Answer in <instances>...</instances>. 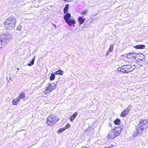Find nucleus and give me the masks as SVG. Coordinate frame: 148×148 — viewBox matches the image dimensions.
Masks as SVG:
<instances>
[{
	"mask_svg": "<svg viewBox=\"0 0 148 148\" xmlns=\"http://www.w3.org/2000/svg\"><path fill=\"white\" fill-rule=\"evenodd\" d=\"M35 57L34 56L32 60H31V61L30 62L28 63L27 64V65L28 66H31L32 65H33L34 64V61L35 60Z\"/></svg>",
	"mask_w": 148,
	"mask_h": 148,
	"instance_id": "nucleus-20",
	"label": "nucleus"
},
{
	"mask_svg": "<svg viewBox=\"0 0 148 148\" xmlns=\"http://www.w3.org/2000/svg\"><path fill=\"white\" fill-rule=\"evenodd\" d=\"M123 130V128L120 126H116L112 129L109 132L107 135L108 139H113L119 136Z\"/></svg>",
	"mask_w": 148,
	"mask_h": 148,
	"instance_id": "nucleus-3",
	"label": "nucleus"
},
{
	"mask_svg": "<svg viewBox=\"0 0 148 148\" xmlns=\"http://www.w3.org/2000/svg\"><path fill=\"white\" fill-rule=\"evenodd\" d=\"M46 88L52 91L55 88L56 86L53 83H49L48 84Z\"/></svg>",
	"mask_w": 148,
	"mask_h": 148,
	"instance_id": "nucleus-11",
	"label": "nucleus"
},
{
	"mask_svg": "<svg viewBox=\"0 0 148 148\" xmlns=\"http://www.w3.org/2000/svg\"><path fill=\"white\" fill-rule=\"evenodd\" d=\"M65 2H69L71 1L72 0H63Z\"/></svg>",
	"mask_w": 148,
	"mask_h": 148,
	"instance_id": "nucleus-29",
	"label": "nucleus"
},
{
	"mask_svg": "<svg viewBox=\"0 0 148 148\" xmlns=\"http://www.w3.org/2000/svg\"><path fill=\"white\" fill-rule=\"evenodd\" d=\"M144 127L140 126L138 124L136 127V135H140L145 132Z\"/></svg>",
	"mask_w": 148,
	"mask_h": 148,
	"instance_id": "nucleus-8",
	"label": "nucleus"
},
{
	"mask_svg": "<svg viewBox=\"0 0 148 148\" xmlns=\"http://www.w3.org/2000/svg\"><path fill=\"white\" fill-rule=\"evenodd\" d=\"M55 73L56 75H62L63 74V71L61 69H59L56 71Z\"/></svg>",
	"mask_w": 148,
	"mask_h": 148,
	"instance_id": "nucleus-18",
	"label": "nucleus"
},
{
	"mask_svg": "<svg viewBox=\"0 0 148 148\" xmlns=\"http://www.w3.org/2000/svg\"><path fill=\"white\" fill-rule=\"evenodd\" d=\"M114 44H113L112 45H110L109 49V51H113V48H114Z\"/></svg>",
	"mask_w": 148,
	"mask_h": 148,
	"instance_id": "nucleus-24",
	"label": "nucleus"
},
{
	"mask_svg": "<svg viewBox=\"0 0 148 148\" xmlns=\"http://www.w3.org/2000/svg\"><path fill=\"white\" fill-rule=\"evenodd\" d=\"M137 58V54L135 53V52H132L129 53L127 54V56L123 55L121 56V60L125 63H130V61L129 59H135Z\"/></svg>",
	"mask_w": 148,
	"mask_h": 148,
	"instance_id": "nucleus-4",
	"label": "nucleus"
},
{
	"mask_svg": "<svg viewBox=\"0 0 148 148\" xmlns=\"http://www.w3.org/2000/svg\"><path fill=\"white\" fill-rule=\"evenodd\" d=\"M85 20V19L81 16H79L78 18V21L79 25H81L83 24L84 23Z\"/></svg>",
	"mask_w": 148,
	"mask_h": 148,
	"instance_id": "nucleus-15",
	"label": "nucleus"
},
{
	"mask_svg": "<svg viewBox=\"0 0 148 148\" xmlns=\"http://www.w3.org/2000/svg\"><path fill=\"white\" fill-rule=\"evenodd\" d=\"M17 69L18 70H19V68H18Z\"/></svg>",
	"mask_w": 148,
	"mask_h": 148,
	"instance_id": "nucleus-31",
	"label": "nucleus"
},
{
	"mask_svg": "<svg viewBox=\"0 0 148 148\" xmlns=\"http://www.w3.org/2000/svg\"><path fill=\"white\" fill-rule=\"evenodd\" d=\"M51 92V91L50 90L46 88V89L44 90V92L45 94L46 95H48L50 93V92Z\"/></svg>",
	"mask_w": 148,
	"mask_h": 148,
	"instance_id": "nucleus-22",
	"label": "nucleus"
},
{
	"mask_svg": "<svg viewBox=\"0 0 148 148\" xmlns=\"http://www.w3.org/2000/svg\"><path fill=\"white\" fill-rule=\"evenodd\" d=\"M25 97V93L23 92H22L20 94L19 96L18 97L19 98L20 100L21 99H24Z\"/></svg>",
	"mask_w": 148,
	"mask_h": 148,
	"instance_id": "nucleus-17",
	"label": "nucleus"
},
{
	"mask_svg": "<svg viewBox=\"0 0 148 148\" xmlns=\"http://www.w3.org/2000/svg\"><path fill=\"white\" fill-rule=\"evenodd\" d=\"M77 115V112L74 113L69 118L70 120L71 121L73 122Z\"/></svg>",
	"mask_w": 148,
	"mask_h": 148,
	"instance_id": "nucleus-14",
	"label": "nucleus"
},
{
	"mask_svg": "<svg viewBox=\"0 0 148 148\" xmlns=\"http://www.w3.org/2000/svg\"><path fill=\"white\" fill-rule=\"evenodd\" d=\"M55 78V73H51L49 78V79L50 80H54Z\"/></svg>",
	"mask_w": 148,
	"mask_h": 148,
	"instance_id": "nucleus-21",
	"label": "nucleus"
},
{
	"mask_svg": "<svg viewBox=\"0 0 148 148\" xmlns=\"http://www.w3.org/2000/svg\"><path fill=\"white\" fill-rule=\"evenodd\" d=\"M65 130V129L64 127L62 128L58 129V130L57 131V132L59 133H60L64 131Z\"/></svg>",
	"mask_w": 148,
	"mask_h": 148,
	"instance_id": "nucleus-23",
	"label": "nucleus"
},
{
	"mask_svg": "<svg viewBox=\"0 0 148 148\" xmlns=\"http://www.w3.org/2000/svg\"><path fill=\"white\" fill-rule=\"evenodd\" d=\"M87 10H85L84 11H83L82 12H80V14L82 15H86L87 14Z\"/></svg>",
	"mask_w": 148,
	"mask_h": 148,
	"instance_id": "nucleus-25",
	"label": "nucleus"
},
{
	"mask_svg": "<svg viewBox=\"0 0 148 148\" xmlns=\"http://www.w3.org/2000/svg\"><path fill=\"white\" fill-rule=\"evenodd\" d=\"M20 100L19 98L17 97L13 99L12 101V104L14 105H16L18 104Z\"/></svg>",
	"mask_w": 148,
	"mask_h": 148,
	"instance_id": "nucleus-12",
	"label": "nucleus"
},
{
	"mask_svg": "<svg viewBox=\"0 0 148 148\" xmlns=\"http://www.w3.org/2000/svg\"><path fill=\"white\" fill-rule=\"evenodd\" d=\"M114 147V145H112L106 147H104V148H112Z\"/></svg>",
	"mask_w": 148,
	"mask_h": 148,
	"instance_id": "nucleus-27",
	"label": "nucleus"
},
{
	"mask_svg": "<svg viewBox=\"0 0 148 148\" xmlns=\"http://www.w3.org/2000/svg\"><path fill=\"white\" fill-rule=\"evenodd\" d=\"M16 20L15 17H10L4 22V27L6 29L9 30L14 29L15 27Z\"/></svg>",
	"mask_w": 148,
	"mask_h": 148,
	"instance_id": "nucleus-2",
	"label": "nucleus"
},
{
	"mask_svg": "<svg viewBox=\"0 0 148 148\" xmlns=\"http://www.w3.org/2000/svg\"><path fill=\"white\" fill-rule=\"evenodd\" d=\"M138 56H137V58L138 60L142 61L144 58V56L142 54H137Z\"/></svg>",
	"mask_w": 148,
	"mask_h": 148,
	"instance_id": "nucleus-16",
	"label": "nucleus"
},
{
	"mask_svg": "<svg viewBox=\"0 0 148 148\" xmlns=\"http://www.w3.org/2000/svg\"><path fill=\"white\" fill-rule=\"evenodd\" d=\"M82 148H88L87 147H82Z\"/></svg>",
	"mask_w": 148,
	"mask_h": 148,
	"instance_id": "nucleus-30",
	"label": "nucleus"
},
{
	"mask_svg": "<svg viewBox=\"0 0 148 148\" xmlns=\"http://www.w3.org/2000/svg\"><path fill=\"white\" fill-rule=\"evenodd\" d=\"M11 38V36L9 34H3L0 35V39L3 45L7 44Z\"/></svg>",
	"mask_w": 148,
	"mask_h": 148,
	"instance_id": "nucleus-7",
	"label": "nucleus"
},
{
	"mask_svg": "<svg viewBox=\"0 0 148 148\" xmlns=\"http://www.w3.org/2000/svg\"><path fill=\"white\" fill-rule=\"evenodd\" d=\"M70 126V125L69 123H68L67 124L65 125V126L64 127L66 130V129L69 127Z\"/></svg>",
	"mask_w": 148,
	"mask_h": 148,
	"instance_id": "nucleus-26",
	"label": "nucleus"
},
{
	"mask_svg": "<svg viewBox=\"0 0 148 148\" xmlns=\"http://www.w3.org/2000/svg\"><path fill=\"white\" fill-rule=\"evenodd\" d=\"M134 69V66L126 64L120 67V71L122 73H127L133 71Z\"/></svg>",
	"mask_w": 148,
	"mask_h": 148,
	"instance_id": "nucleus-6",
	"label": "nucleus"
},
{
	"mask_svg": "<svg viewBox=\"0 0 148 148\" xmlns=\"http://www.w3.org/2000/svg\"><path fill=\"white\" fill-rule=\"evenodd\" d=\"M69 5L68 4L65 5V7L64 8L63 12L64 14H66L64 17V19L65 22L69 26H73L75 27V21L74 20L71 19V15L70 13H68L69 8Z\"/></svg>",
	"mask_w": 148,
	"mask_h": 148,
	"instance_id": "nucleus-1",
	"label": "nucleus"
},
{
	"mask_svg": "<svg viewBox=\"0 0 148 148\" xmlns=\"http://www.w3.org/2000/svg\"><path fill=\"white\" fill-rule=\"evenodd\" d=\"M145 46L144 45H137L134 46V47L137 49H143L145 48Z\"/></svg>",
	"mask_w": 148,
	"mask_h": 148,
	"instance_id": "nucleus-13",
	"label": "nucleus"
},
{
	"mask_svg": "<svg viewBox=\"0 0 148 148\" xmlns=\"http://www.w3.org/2000/svg\"><path fill=\"white\" fill-rule=\"evenodd\" d=\"M130 110V109L129 107L125 109L121 114L120 116L123 117H125L129 113Z\"/></svg>",
	"mask_w": 148,
	"mask_h": 148,
	"instance_id": "nucleus-10",
	"label": "nucleus"
},
{
	"mask_svg": "<svg viewBox=\"0 0 148 148\" xmlns=\"http://www.w3.org/2000/svg\"><path fill=\"white\" fill-rule=\"evenodd\" d=\"M59 120V119L56 115L50 114L47 118L46 123L48 125L52 126Z\"/></svg>",
	"mask_w": 148,
	"mask_h": 148,
	"instance_id": "nucleus-5",
	"label": "nucleus"
},
{
	"mask_svg": "<svg viewBox=\"0 0 148 148\" xmlns=\"http://www.w3.org/2000/svg\"><path fill=\"white\" fill-rule=\"evenodd\" d=\"M3 44H2V42H1V40L0 39V48H1L2 47V45Z\"/></svg>",
	"mask_w": 148,
	"mask_h": 148,
	"instance_id": "nucleus-28",
	"label": "nucleus"
},
{
	"mask_svg": "<svg viewBox=\"0 0 148 148\" xmlns=\"http://www.w3.org/2000/svg\"><path fill=\"white\" fill-rule=\"evenodd\" d=\"M138 125L144 127L145 129L148 126V119H140Z\"/></svg>",
	"mask_w": 148,
	"mask_h": 148,
	"instance_id": "nucleus-9",
	"label": "nucleus"
},
{
	"mask_svg": "<svg viewBox=\"0 0 148 148\" xmlns=\"http://www.w3.org/2000/svg\"><path fill=\"white\" fill-rule=\"evenodd\" d=\"M114 123L115 125H119L121 123L120 120L119 119H116L114 121Z\"/></svg>",
	"mask_w": 148,
	"mask_h": 148,
	"instance_id": "nucleus-19",
	"label": "nucleus"
}]
</instances>
